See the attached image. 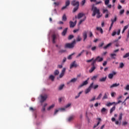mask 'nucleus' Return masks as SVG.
<instances>
[{
  "label": "nucleus",
  "instance_id": "obj_45",
  "mask_svg": "<svg viewBox=\"0 0 129 129\" xmlns=\"http://www.w3.org/2000/svg\"><path fill=\"white\" fill-rule=\"evenodd\" d=\"M101 96H102V94L100 93V94L98 95V96L97 97V98H96V99H97V100L100 99L101 98Z\"/></svg>",
  "mask_w": 129,
  "mask_h": 129
},
{
  "label": "nucleus",
  "instance_id": "obj_47",
  "mask_svg": "<svg viewBox=\"0 0 129 129\" xmlns=\"http://www.w3.org/2000/svg\"><path fill=\"white\" fill-rule=\"evenodd\" d=\"M73 55H74V53H72V54L70 55L68 57V59L69 60H71V59H72V56Z\"/></svg>",
  "mask_w": 129,
  "mask_h": 129
},
{
  "label": "nucleus",
  "instance_id": "obj_58",
  "mask_svg": "<svg viewBox=\"0 0 129 129\" xmlns=\"http://www.w3.org/2000/svg\"><path fill=\"white\" fill-rule=\"evenodd\" d=\"M126 124H127V122L126 121H123L122 123V125H126Z\"/></svg>",
  "mask_w": 129,
  "mask_h": 129
},
{
  "label": "nucleus",
  "instance_id": "obj_63",
  "mask_svg": "<svg viewBox=\"0 0 129 129\" xmlns=\"http://www.w3.org/2000/svg\"><path fill=\"white\" fill-rule=\"evenodd\" d=\"M106 64H107V61H105L103 63V66H106Z\"/></svg>",
  "mask_w": 129,
  "mask_h": 129
},
{
  "label": "nucleus",
  "instance_id": "obj_56",
  "mask_svg": "<svg viewBox=\"0 0 129 129\" xmlns=\"http://www.w3.org/2000/svg\"><path fill=\"white\" fill-rule=\"evenodd\" d=\"M125 90L128 91L129 90V85H127L126 87L124 88Z\"/></svg>",
  "mask_w": 129,
  "mask_h": 129
},
{
  "label": "nucleus",
  "instance_id": "obj_31",
  "mask_svg": "<svg viewBox=\"0 0 129 129\" xmlns=\"http://www.w3.org/2000/svg\"><path fill=\"white\" fill-rule=\"evenodd\" d=\"M114 110H115V106H114L110 109V113H112Z\"/></svg>",
  "mask_w": 129,
  "mask_h": 129
},
{
  "label": "nucleus",
  "instance_id": "obj_43",
  "mask_svg": "<svg viewBox=\"0 0 129 129\" xmlns=\"http://www.w3.org/2000/svg\"><path fill=\"white\" fill-rule=\"evenodd\" d=\"M84 52H85V50H83L81 52V53H79V54L77 55V57H80V56L82 55V54H83V53H84Z\"/></svg>",
  "mask_w": 129,
  "mask_h": 129
},
{
  "label": "nucleus",
  "instance_id": "obj_20",
  "mask_svg": "<svg viewBox=\"0 0 129 129\" xmlns=\"http://www.w3.org/2000/svg\"><path fill=\"white\" fill-rule=\"evenodd\" d=\"M96 30L97 31H99V32H100L101 34H103V30L102 29V28H101V27H96Z\"/></svg>",
  "mask_w": 129,
  "mask_h": 129
},
{
  "label": "nucleus",
  "instance_id": "obj_24",
  "mask_svg": "<svg viewBox=\"0 0 129 129\" xmlns=\"http://www.w3.org/2000/svg\"><path fill=\"white\" fill-rule=\"evenodd\" d=\"M62 21H63L64 22H66L67 21V17H66V14H63L62 17Z\"/></svg>",
  "mask_w": 129,
  "mask_h": 129
},
{
  "label": "nucleus",
  "instance_id": "obj_57",
  "mask_svg": "<svg viewBox=\"0 0 129 129\" xmlns=\"http://www.w3.org/2000/svg\"><path fill=\"white\" fill-rule=\"evenodd\" d=\"M96 46H93V47H92V48H91V50H92V51H95L96 50Z\"/></svg>",
  "mask_w": 129,
  "mask_h": 129
},
{
  "label": "nucleus",
  "instance_id": "obj_21",
  "mask_svg": "<svg viewBox=\"0 0 129 129\" xmlns=\"http://www.w3.org/2000/svg\"><path fill=\"white\" fill-rule=\"evenodd\" d=\"M67 30H68V28H66L61 33L62 36H65L66 35V33H67Z\"/></svg>",
  "mask_w": 129,
  "mask_h": 129
},
{
  "label": "nucleus",
  "instance_id": "obj_15",
  "mask_svg": "<svg viewBox=\"0 0 129 129\" xmlns=\"http://www.w3.org/2000/svg\"><path fill=\"white\" fill-rule=\"evenodd\" d=\"M97 119H98V122H97V123L96 124H95L93 128H95V127H97V126H98V125H99V124L100 123V121H101V118H97Z\"/></svg>",
  "mask_w": 129,
  "mask_h": 129
},
{
  "label": "nucleus",
  "instance_id": "obj_36",
  "mask_svg": "<svg viewBox=\"0 0 129 129\" xmlns=\"http://www.w3.org/2000/svg\"><path fill=\"white\" fill-rule=\"evenodd\" d=\"M85 20H86V17H85L83 19L81 20L79 23V25H81V24H82V22H84Z\"/></svg>",
  "mask_w": 129,
  "mask_h": 129
},
{
  "label": "nucleus",
  "instance_id": "obj_18",
  "mask_svg": "<svg viewBox=\"0 0 129 129\" xmlns=\"http://www.w3.org/2000/svg\"><path fill=\"white\" fill-rule=\"evenodd\" d=\"M77 81V78H73L72 80H71L70 81L68 82L67 84H70L71 82H72L73 83H75V82H76Z\"/></svg>",
  "mask_w": 129,
  "mask_h": 129
},
{
  "label": "nucleus",
  "instance_id": "obj_33",
  "mask_svg": "<svg viewBox=\"0 0 129 129\" xmlns=\"http://www.w3.org/2000/svg\"><path fill=\"white\" fill-rule=\"evenodd\" d=\"M115 104V102H113L112 103L109 102L106 104V106H111V105H112V104Z\"/></svg>",
  "mask_w": 129,
  "mask_h": 129
},
{
  "label": "nucleus",
  "instance_id": "obj_30",
  "mask_svg": "<svg viewBox=\"0 0 129 129\" xmlns=\"http://www.w3.org/2000/svg\"><path fill=\"white\" fill-rule=\"evenodd\" d=\"M66 52V50L60 49L58 51L59 54H63V53H65Z\"/></svg>",
  "mask_w": 129,
  "mask_h": 129
},
{
  "label": "nucleus",
  "instance_id": "obj_48",
  "mask_svg": "<svg viewBox=\"0 0 129 129\" xmlns=\"http://www.w3.org/2000/svg\"><path fill=\"white\" fill-rule=\"evenodd\" d=\"M74 38V36L73 35H70L69 36L68 39L69 40H71L72 39H73Z\"/></svg>",
  "mask_w": 129,
  "mask_h": 129
},
{
  "label": "nucleus",
  "instance_id": "obj_64",
  "mask_svg": "<svg viewBox=\"0 0 129 129\" xmlns=\"http://www.w3.org/2000/svg\"><path fill=\"white\" fill-rule=\"evenodd\" d=\"M79 31V29L74 30V33H77Z\"/></svg>",
  "mask_w": 129,
  "mask_h": 129
},
{
  "label": "nucleus",
  "instance_id": "obj_11",
  "mask_svg": "<svg viewBox=\"0 0 129 129\" xmlns=\"http://www.w3.org/2000/svg\"><path fill=\"white\" fill-rule=\"evenodd\" d=\"M65 71H66V68H63L62 70L61 71V73L59 76V77L60 78H62L63 76H64V74H65Z\"/></svg>",
  "mask_w": 129,
  "mask_h": 129
},
{
  "label": "nucleus",
  "instance_id": "obj_13",
  "mask_svg": "<svg viewBox=\"0 0 129 129\" xmlns=\"http://www.w3.org/2000/svg\"><path fill=\"white\" fill-rule=\"evenodd\" d=\"M116 34L118 35H119V34H120V29H118V30L117 31V33H116V31H114L113 32V33H112V37H114V35H116Z\"/></svg>",
  "mask_w": 129,
  "mask_h": 129
},
{
  "label": "nucleus",
  "instance_id": "obj_61",
  "mask_svg": "<svg viewBox=\"0 0 129 129\" xmlns=\"http://www.w3.org/2000/svg\"><path fill=\"white\" fill-rule=\"evenodd\" d=\"M115 94H116L115 92H112L111 93V96L112 97H114V95H115Z\"/></svg>",
  "mask_w": 129,
  "mask_h": 129
},
{
  "label": "nucleus",
  "instance_id": "obj_4",
  "mask_svg": "<svg viewBox=\"0 0 129 129\" xmlns=\"http://www.w3.org/2000/svg\"><path fill=\"white\" fill-rule=\"evenodd\" d=\"M77 67H78V65L77 63H76V61H74L70 65V68L71 69H72V68H76Z\"/></svg>",
  "mask_w": 129,
  "mask_h": 129
},
{
  "label": "nucleus",
  "instance_id": "obj_53",
  "mask_svg": "<svg viewBox=\"0 0 129 129\" xmlns=\"http://www.w3.org/2000/svg\"><path fill=\"white\" fill-rule=\"evenodd\" d=\"M89 37H90V38H92V37H93V34L92 33V32H91V31L89 32Z\"/></svg>",
  "mask_w": 129,
  "mask_h": 129
},
{
  "label": "nucleus",
  "instance_id": "obj_60",
  "mask_svg": "<svg viewBox=\"0 0 129 129\" xmlns=\"http://www.w3.org/2000/svg\"><path fill=\"white\" fill-rule=\"evenodd\" d=\"M93 89H96L98 88V85H96L95 86L93 85Z\"/></svg>",
  "mask_w": 129,
  "mask_h": 129
},
{
  "label": "nucleus",
  "instance_id": "obj_52",
  "mask_svg": "<svg viewBox=\"0 0 129 129\" xmlns=\"http://www.w3.org/2000/svg\"><path fill=\"white\" fill-rule=\"evenodd\" d=\"M127 57H129V52L126 53L123 56V58H127Z\"/></svg>",
  "mask_w": 129,
  "mask_h": 129
},
{
  "label": "nucleus",
  "instance_id": "obj_23",
  "mask_svg": "<svg viewBox=\"0 0 129 129\" xmlns=\"http://www.w3.org/2000/svg\"><path fill=\"white\" fill-rule=\"evenodd\" d=\"M117 20V18L116 17V16H114V20L111 19V24L113 25L114 23L115 22V21Z\"/></svg>",
  "mask_w": 129,
  "mask_h": 129
},
{
  "label": "nucleus",
  "instance_id": "obj_50",
  "mask_svg": "<svg viewBox=\"0 0 129 129\" xmlns=\"http://www.w3.org/2000/svg\"><path fill=\"white\" fill-rule=\"evenodd\" d=\"M124 66V64H123V62H121L119 64L120 68H123Z\"/></svg>",
  "mask_w": 129,
  "mask_h": 129
},
{
  "label": "nucleus",
  "instance_id": "obj_9",
  "mask_svg": "<svg viewBox=\"0 0 129 129\" xmlns=\"http://www.w3.org/2000/svg\"><path fill=\"white\" fill-rule=\"evenodd\" d=\"M110 0H105V5L106 6H107V8H108V9H111V5H108L109 4V2Z\"/></svg>",
  "mask_w": 129,
  "mask_h": 129
},
{
  "label": "nucleus",
  "instance_id": "obj_37",
  "mask_svg": "<svg viewBox=\"0 0 129 129\" xmlns=\"http://www.w3.org/2000/svg\"><path fill=\"white\" fill-rule=\"evenodd\" d=\"M59 73V71H58V70H55L54 72V74L55 76L57 75H58Z\"/></svg>",
  "mask_w": 129,
  "mask_h": 129
},
{
  "label": "nucleus",
  "instance_id": "obj_35",
  "mask_svg": "<svg viewBox=\"0 0 129 129\" xmlns=\"http://www.w3.org/2000/svg\"><path fill=\"white\" fill-rule=\"evenodd\" d=\"M54 106H55L54 104L51 105L48 108H47V110H51V109H52V108H53Z\"/></svg>",
  "mask_w": 129,
  "mask_h": 129
},
{
  "label": "nucleus",
  "instance_id": "obj_5",
  "mask_svg": "<svg viewBox=\"0 0 129 129\" xmlns=\"http://www.w3.org/2000/svg\"><path fill=\"white\" fill-rule=\"evenodd\" d=\"M71 5L74 7H75V6H77V7H79V2L74 0L72 1Z\"/></svg>",
  "mask_w": 129,
  "mask_h": 129
},
{
  "label": "nucleus",
  "instance_id": "obj_59",
  "mask_svg": "<svg viewBox=\"0 0 129 129\" xmlns=\"http://www.w3.org/2000/svg\"><path fill=\"white\" fill-rule=\"evenodd\" d=\"M101 111V112H105V111H106V109L105 108H102Z\"/></svg>",
  "mask_w": 129,
  "mask_h": 129
},
{
  "label": "nucleus",
  "instance_id": "obj_3",
  "mask_svg": "<svg viewBox=\"0 0 129 129\" xmlns=\"http://www.w3.org/2000/svg\"><path fill=\"white\" fill-rule=\"evenodd\" d=\"M94 84V83H92L89 86V87H88V88H87L85 91V93L86 94H87V93H89V92H90V91H91V88H93V85Z\"/></svg>",
  "mask_w": 129,
  "mask_h": 129
},
{
  "label": "nucleus",
  "instance_id": "obj_32",
  "mask_svg": "<svg viewBox=\"0 0 129 129\" xmlns=\"http://www.w3.org/2000/svg\"><path fill=\"white\" fill-rule=\"evenodd\" d=\"M116 56V54L115 53H111L110 54V56H111V58H112V59H115V56Z\"/></svg>",
  "mask_w": 129,
  "mask_h": 129
},
{
  "label": "nucleus",
  "instance_id": "obj_17",
  "mask_svg": "<svg viewBox=\"0 0 129 129\" xmlns=\"http://www.w3.org/2000/svg\"><path fill=\"white\" fill-rule=\"evenodd\" d=\"M83 16H84V14H83V13H79L78 15V17L75 16V19H77V18L78 19H81V18H82V17H83Z\"/></svg>",
  "mask_w": 129,
  "mask_h": 129
},
{
  "label": "nucleus",
  "instance_id": "obj_12",
  "mask_svg": "<svg viewBox=\"0 0 129 129\" xmlns=\"http://www.w3.org/2000/svg\"><path fill=\"white\" fill-rule=\"evenodd\" d=\"M87 84H88V81L86 80L79 86V88H81V87H83L84 85H87Z\"/></svg>",
  "mask_w": 129,
  "mask_h": 129
},
{
  "label": "nucleus",
  "instance_id": "obj_6",
  "mask_svg": "<svg viewBox=\"0 0 129 129\" xmlns=\"http://www.w3.org/2000/svg\"><path fill=\"white\" fill-rule=\"evenodd\" d=\"M48 97L47 96V95H45L44 96L41 95V100H40V102L41 103H43V102H44V101H45V100H46V99H47V98Z\"/></svg>",
  "mask_w": 129,
  "mask_h": 129
},
{
  "label": "nucleus",
  "instance_id": "obj_19",
  "mask_svg": "<svg viewBox=\"0 0 129 129\" xmlns=\"http://www.w3.org/2000/svg\"><path fill=\"white\" fill-rule=\"evenodd\" d=\"M52 43L53 44H55L56 43V41H55V40H56V39L57 38V36H56V35L53 34L52 36Z\"/></svg>",
  "mask_w": 129,
  "mask_h": 129
},
{
  "label": "nucleus",
  "instance_id": "obj_54",
  "mask_svg": "<svg viewBox=\"0 0 129 129\" xmlns=\"http://www.w3.org/2000/svg\"><path fill=\"white\" fill-rule=\"evenodd\" d=\"M71 106V103H69L67 105H66L64 107L65 108H68V107Z\"/></svg>",
  "mask_w": 129,
  "mask_h": 129
},
{
  "label": "nucleus",
  "instance_id": "obj_46",
  "mask_svg": "<svg viewBox=\"0 0 129 129\" xmlns=\"http://www.w3.org/2000/svg\"><path fill=\"white\" fill-rule=\"evenodd\" d=\"M103 58L100 57V56H99V58L98 59L97 61V62H101V61H103Z\"/></svg>",
  "mask_w": 129,
  "mask_h": 129
},
{
  "label": "nucleus",
  "instance_id": "obj_14",
  "mask_svg": "<svg viewBox=\"0 0 129 129\" xmlns=\"http://www.w3.org/2000/svg\"><path fill=\"white\" fill-rule=\"evenodd\" d=\"M74 118H75V116L74 115L70 116L68 118L67 120L69 122H70L72 121L73 119H74Z\"/></svg>",
  "mask_w": 129,
  "mask_h": 129
},
{
  "label": "nucleus",
  "instance_id": "obj_29",
  "mask_svg": "<svg viewBox=\"0 0 129 129\" xmlns=\"http://www.w3.org/2000/svg\"><path fill=\"white\" fill-rule=\"evenodd\" d=\"M82 40V38L80 37V36L78 35L76 38L77 42H80Z\"/></svg>",
  "mask_w": 129,
  "mask_h": 129
},
{
  "label": "nucleus",
  "instance_id": "obj_27",
  "mask_svg": "<svg viewBox=\"0 0 129 129\" xmlns=\"http://www.w3.org/2000/svg\"><path fill=\"white\" fill-rule=\"evenodd\" d=\"M97 77H98V76H93V77L91 78V79L93 81H95V80H96V79H97Z\"/></svg>",
  "mask_w": 129,
  "mask_h": 129
},
{
  "label": "nucleus",
  "instance_id": "obj_55",
  "mask_svg": "<svg viewBox=\"0 0 129 129\" xmlns=\"http://www.w3.org/2000/svg\"><path fill=\"white\" fill-rule=\"evenodd\" d=\"M93 60H94V58H92L91 59L87 60L86 62H87V63H89L90 62H92V61H93Z\"/></svg>",
  "mask_w": 129,
  "mask_h": 129
},
{
  "label": "nucleus",
  "instance_id": "obj_1",
  "mask_svg": "<svg viewBox=\"0 0 129 129\" xmlns=\"http://www.w3.org/2000/svg\"><path fill=\"white\" fill-rule=\"evenodd\" d=\"M92 11L93 12L92 16L95 17L96 16L97 19H100L102 17V14L100 13V10L97 8V7L93 6L92 7Z\"/></svg>",
  "mask_w": 129,
  "mask_h": 129
},
{
  "label": "nucleus",
  "instance_id": "obj_2",
  "mask_svg": "<svg viewBox=\"0 0 129 129\" xmlns=\"http://www.w3.org/2000/svg\"><path fill=\"white\" fill-rule=\"evenodd\" d=\"M76 44V41L74 40L71 43H66L64 45V48H69V49H72L74 48V45Z\"/></svg>",
  "mask_w": 129,
  "mask_h": 129
},
{
  "label": "nucleus",
  "instance_id": "obj_51",
  "mask_svg": "<svg viewBox=\"0 0 129 129\" xmlns=\"http://www.w3.org/2000/svg\"><path fill=\"white\" fill-rule=\"evenodd\" d=\"M120 122H121V121H120V122L119 121H117V120L115 121V123L116 125H120Z\"/></svg>",
  "mask_w": 129,
  "mask_h": 129
},
{
  "label": "nucleus",
  "instance_id": "obj_25",
  "mask_svg": "<svg viewBox=\"0 0 129 129\" xmlns=\"http://www.w3.org/2000/svg\"><path fill=\"white\" fill-rule=\"evenodd\" d=\"M111 45H112V43H109L108 44H107L106 46H104L103 49H107V48H108V47H110V46H111Z\"/></svg>",
  "mask_w": 129,
  "mask_h": 129
},
{
  "label": "nucleus",
  "instance_id": "obj_42",
  "mask_svg": "<svg viewBox=\"0 0 129 129\" xmlns=\"http://www.w3.org/2000/svg\"><path fill=\"white\" fill-rule=\"evenodd\" d=\"M103 100L104 99H107V95L106 94V93H105L103 97L102 98Z\"/></svg>",
  "mask_w": 129,
  "mask_h": 129
},
{
  "label": "nucleus",
  "instance_id": "obj_62",
  "mask_svg": "<svg viewBox=\"0 0 129 129\" xmlns=\"http://www.w3.org/2000/svg\"><path fill=\"white\" fill-rule=\"evenodd\" d=\"M124 13V10H121L120 11V15H122Z\"/></svg>",
  "mask_w": 129,
  "mask_h": 129
},
{
  "label": "nucleus",
  "instance_id": "obj_10",
  "mask_svg": "<svg viewBox=\"0 0 129 129\" xmlns=\"http://www.w3.org/2000/svg\"><path fill=\"white\" fill-rule=\"evenodd\" d=\"M83 41L84 42L85 41V40L87 39V31H84L83 33Z\"/></svg>",
  "mask_w": 129,
  "mask_h": 129
},
{
  "label": "nucleus",
  "instance_id": "obj_34",
  "mask_svg": "<svg viewBox=\"0 0 129 129\" xmlns=\"http://www.w3.org/2000/svg\"><path fill=\"white\" fill-rule=\"evenodd\" d=\"M49 79H50L51 81H54V80L55 79V77L53 75H50L49 76Z\"/></svg>",
  "mask_w": 129,
  "mask_h": 129
},
{
  "label": "nucleus",
  "instance_id": "obj_38",
  "mask_svg": "<svg viewBox=\"0 0 129 129\" xmlns=\"http://www.w3.org/2000/svg\"><path fill=\"white\" fill-rule=\"evenodd\" d=\"M70 1H69V0L67 1L66 2V7H69V6H70Z\"/></svg>",
  "mask_w": 129,
  "mask_h": 129
},
{
  "label": "nucleus",
  "instance_id": "obj_39",
  "mask_svg": "<svg viewBox=\"0 0 129 129\" xmlns=\"http://www.w3.org/2000/svg\"><path fill=\"white\" fill-rule=\"evenodd\" d=\"M86 3V0H83L81 3V6H82V7H83V6H84V5H85Z\"/></svg>",
  "mask_w": 129,
  "mask_h": 129
},
{
  "label": "nucleus",
  "instance_id": "obj_22",
  "mask_svg": "<svg viewBox=\"0 0 129 129\" xmlns=\"http://www.w3.org/2000/svg\"><path fill=\"white\" fill-rule=\"evenodd\" d=\"M117 86H119V83H115L112 84V85L110 86V88H112L113 87H117Z\"/></svg>",
  "mask_w": 129,
  "mask_h": 129
},
{
  "label": "nucleus",
  "instance_id": "obj_26",
  "mask_svg": "<svg viewBox=\"0 0 129 129\" xmlns=\"http://www.w3.org/2000/svg\"><path fill=\"white\" fill-rule=\"evenodd\" d=\"M106 78H107V77H103V78L100 79V80H99L100 82H104V81H105L106 80Z\"/></svg>",
  "mask_w": 129,
  "mask_h": 129
},
{
  "label": "nucleus",
  "instance_id": "obj_28",
  "mask_svg": "<svg viewBox=\"0 0 129 129\" xmlns=\"http://www.w3.org/2000/svg\"><path fill=\"white\" fill-rule=\"evenodd\" d=\"M94 70H95V66H93L91 70H89V72L90 73H92V72H93V71H94Z\"/></svg>",
  "mask_w": 129,
  "mask_h": 129
},
{
  "label": "nucleus",
  "instance_id": "obj_44",
  "mask_svg": "<svg viewBox=\"0 0 129 129\" xmlns=\"http://www.w3.org/2000/svg\"><path fill=\"white\" fill-rule=\"evenodd\" d=\"M108 14V10L107 9H103V14Z\"/></svg>",
  "mask_w": 129,
  "mask_h": 129
},
{
  "label": "nucleus",
  "instance_id": "obj_40",
  "mask_svg": "<svg viewBox=\"0 0 129 129\" xmlns=\"http://www.w3.org/2000/svg\"><path fill=\"white\" fill-rule=\"evenodd\" d=\"M118 119L120 121L121 120V119H122V113L119 114Z\"/></svg>",
  "mask_w": 129,
  "mask_h": 129
},
{
  "label": "nucleus",
  "instance_id": "obj_8",
  "mask_svg": "<svg viewBox=\"0 0 129 129\" xmlns=\"http://www.w3.org/2000/svg\"><path fill=\"white\" fill-rule=\"evenodd\" d=\"M76 23H77L76 20L75 22H73V21H70V28H74L75 26H76Z\"/></svg>",
  "mask_w": 129,
  "mask_h": 129
},
{
  "label": "nucleus",
  "instance_id": "obj_7",
  "mask_svg": "<svg viewBox=\"0 0 129 129\" xmlns=\"http://www.w3.org/2000/svg\"><path fill=\"white\" fill-rule=\"evenodd\" d=\"M116 75V72H112V73L109 74L108 76V77L109 79H112L113 78V76Z\"/></svg>",
  "mask_w": 129,
  "mask_h": 129
},
{
  "label": "nucleus",
  "instance_id": "obj_41",
  "mask_svg": "<svg viewBox=\"0 0 129 129\" xmlns=\"http://www.w3.org/2000/svg\"><path fill=\"white\" fill-rule=\"evenodd\" d=\"M79 8V6H76L73 10V13H75V12H76Z\"/></svg>",
  "mask_w": 129,
  "mask_h": 129
},
{
  "label": "nucleus",
  "instance_id": "obj_16",
  "mask_svg": "<svg viewBox=\"0 0 129 129\" xmlns=\"http://www.w3.org/2000/svg\"><path fill=\"white\" fill-rule=\"evenodd\" d=\"M99 59V56H97L95 59L93 60V62L91 63L92 66H95V63H96V61Z\"/></svg>",
  "mask_w": 129,
  "mask_h": 129
},
{
  "label": "nucleus",
  "instance_id": "obj_49",
  "mask_svg": "<svg viewBox=\"0 0 129 129\" xmlns=\"http://www.w3.org/2000/svg\"><path fill=\"white\" fill-rule=\"evenodd\" d=\"M64 87V85H61L60 86H59L58 89L59 90H62V89H63V88Z\"/></svg>",
  "mask_w": 129,
  "mask_h": 129
}]
</instances>
